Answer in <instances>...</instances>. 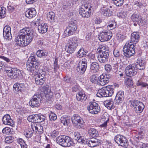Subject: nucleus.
<instances>
[{"mask_svg": "<svg viewBox=\"0 0 148 148\" xmlns=\"http://www.w3.org/2000/svg\"><path fill=\"white\" fill-rule=\"evenodd\" d=\"M110 78V76L109 74L104 73L101 75L99 77V85L103 86L108 83Z\"/></svg>", "mask_w": 148, "mask_h": 148, "instance_id": "nucleus-15", "label": "nucleus"}, {"mask_svg": "<svg viewBox=\"0 0 148 148\" xmlns=\"http://www.w3.org/2000/svg\"><path fill=\"white\" fill-rule=\"evenodd\" d=\"M140 36L138 32H133L131 34L130 39L127 42L123 48L124 56L130 58L135 53L134 45L138 42Z\"/></svg>", "mask_w": 148, "mask_h": 148, "instance_id": "nucleus-2", "label": "nucleus"}, {"mask_svg": "<svg viewBox=\"0 0 148 148\" xmlns=\"http://www.w3.org/2000/svg\"><path fill=\"white\" fill-rule=\"evenodd\" d=\"M116 24V23L114 21H112L111 23H110V24L108 26L110 28H112V29H111L115 27Z\"/></svg>", "mask_w": 148, "mask_h": 148, "instance_id": "nucleus-62", "label": "nucleus"}, {"mask_svg": "<svg viewBox=\"0 0 148 148\" xmlns=\"http://www.w3.org/2000/svg\"><path fill=\"white\" fill-rule=\"evenodd\" d=\"M125 83L129 87L132 86L133 83L132 80L130 79H128Z\"/></svg>", "mask_w": 148, "mask_h": 148, "instance_id": "nucleus-61", "label": "nucleus"}, {"mask_svg": "<svg viewBox=\"0 0 148 148\" xmlns=\"http://www.w3.org/2000/svg\"><path fill=\"white\" fill-rule=\"evenodd\" d=\"M35 114L30 115L27 117V120L31 122H35Z\"/></svg>", "mask_w": 148, "mask_h": 148, "instance_id": "nucleus-60", "label": "nucleus"}, {"mask_svg": "<svg viewBox=\"0 0 148 148\" xmlns=\"http://www.w3.org/2000/svg\"><path fill=\"white\" fill-rule=\"evenodd\" d=\"M11 132V130L8 127H6L4 128L2 130V132L5 134L9 135Z\"/></svg>", "mask_w": 148, "mask_h": 148, "instance_id": "nucleus-51", "label": "nucleus"}, {"mask_svg": "<svg viewBox=\"0 0 148 148\" xmlns=\"http://www.w3.org/2000/svg\"><path fill=\"white\" fill-rule=\"evenodd\" d=\"M42 97L40 94L35 95L30 100L29 104L32 107H37L40 106Z\"/></svg>", "mask_w": 148, "mask_h": 148, "instance_id": "nucleus-7", "label": "nucleus"}, {"mask_svg": "<svg viewBox=\"0 0 148 148\" xmlns=\"http://www.w3.org/2000/svg\"><path fill=\"white\" fill-rule=\"evenodd\" d=\"M33 131V130H32L31 129H29L24 132V134L27 138H29L32 136Z\"/></svg>", "mask_w": 148, "mask_h": 148, "instance_id": "nucleus-43", "label": "nucleus"}, {"mask_svg": "<svg viewBox=\"0 0 148 148\" xmlns=\"http://www.w3.org/2000/svg\"><path fill=\"white\" fill-rule=\"evenodd\" d=\"M57 116L56 114L53 112H51L49 114V119L51 121H55L56 119Z\"/></svg>", "mask_w": 148, "mask_h": 148, "instance_id": "nucleus-52", "label": "nucleus"}, {"mask_svg": "<svg viewBox=\"0 0 148 148\" xmlns=\"http://www.w3.org/2000/svg\"><path fill=\"white\" fill-rule=\"evenodd\" d=\"M109 55V51H106L104 52L100 53L98 56V60L101 63L106 62Z\"/></svg>", "mask_w": 148, "mask_h": 148, "instance_id": "nucleus-14", "label": "nucleus"}, {"mask_svg": "<svg viewBox=\"0 0 148 148\" xmlns=\"http://www.w3.org/2000/svg\"><path fill=\"white\" fill-rule=\"evenodd\" d=\"M75 139L79 143L82 144H85L86 141L84 140L82 136H80V134L76 132L74 133Z\"/></svg>", "mask_w": 148, "mask_h": 148, "instance_id": "nucleus-32", "label": "nucleus"}, {"mask_svg": "<svg viewBox=\"0 0 148 148\" xmlns=\"http://www.w3.org/2000/svg\"><path fill=\"white\" fill-rule=\"evenodd\" d=\"M137 84L138 86H141L142 87L147 88V89H148V84L147 83L142 81H138L137 82Z\"/></svg>", "mask_w": 148, "mask_h": 148, "instance_id": "nucleus-48", "label": "nucleus"}, {"mask_svg": "<svg viewBox=\"0 0 148 148\" xmlns=\"http://www.w3.org/2000/svg\"><path fill=\"white\" fill-rule=\"evenodd\" d=\"M145 108L143 103L141 102L139 103V105L136 107L135 111L137 113H141L143 111Z\"/></svg>", "mask_w": 148, "mask_h": 148, "instance_id": "nucleus-39", "label": "nucleus"}, {"mask_svg": "<svg viewBox=\"0 0 148 148\" xmlns=\"http://www.w3.org/2000/svg\"><path fill=\"white\" fill-rule=\"evenodd\" d=\"M5 8L4 7H0V17H3L5 14Z\"/></svg>", "mask_w": 148, "mask_h": 148, "instance_id": "nucleus-54", "label": "nucleus"}, {"mask_svg": "<svg viewBox=\"0 0 148 148\" xmlns=\"http://www.w3.org/2000/svg\"><path fill=\"white\" fill-rule=\"evenodd\" d=\"M100 12L101 14L104 16H110L111 15L109 8L104 6L101 8Z\"/></svg>", "mask_w": 148, "mask_h": 148, "instance_id": "nucleus-29", "label": "nucleus"}, {"mask_svg": "<svg viewBox=\"0 0 148 148\" xmlns=\"http://www.w3.org/2000/svg\"><path fill=\"white\" fill-rule=\"evenodd\" d=\"M112 36V32L110 31H103L100 33L98 37L101 42L107 41L110 40Z\"/></svg>", "mask_w": 148, "mask_h": 148, "instance_id": "nucleus-9", "label": "nucleus"}, {"mask_svg": "<svg viewBox=\"0 0 148 148\" xmlns=\"http://www.w3.org/2000/svg\"><path fill=\"white\" fill-rule=\"evenodd\" d=\"M45 72L42 71L34 76L35 82L37 85H41L44 83L45 80Z\"/></svg>", "mask_w": 148, "mask_h": 148, "instance_id": "nucleus-12", "label": "nucleus"}, {"mask_svg": "<svg viewBox=\"0 0 148 148\" xmlns=\"http://www.w3.org/2000/svg\"><path fill=\"white\" fill-rule=\"evenodd\" d=\"M26 65L27 70L31 72H33L38 68L37 65L36 64L29 61H27Z\"/></svg>", "mask_w": 148, "mask_h": 148, "instance_id": "nucleus-22", "label": "nucleus"}, {"mask_svg": "<svg viewBox=\"0 0 148 148\" xmlns=\"http://www.w3.org/2000/svg\"><path fill=\"white\" fill-rule=\"evenodd\" d=\"M59 67V66L58 65V60L57 59H55L53 64V69L55 73L56 72Z\"/></svg>", "mask_w": 148, "mask_h": 148, "instance_id": "nucleus-50", "label": "nucleus"}, {"mask_svg": "<svg viewBox=\"0 0 148 148\" xmlns=\"http://www.w3.org/2000/svg\"><path fill=\"white\" fill-rule=\"evenodd\" d=\"M114 89L112 86H108L102 87L99 90L96 95L97 97H107L111 96L113 94Z\"/></svg>", "mask_w": 148, "mask_h": 148, "instance_id": "nucleus-3", "label": "nucleus"}, {"mask_svg": "<svg viewBox=\"0 0 148 148\" xmlns=\"http://www.w3.org/2000/svg\"><path fill=\"white\" fill-rule=\"evenodd\" d=\"M114 140L116 143L121 146L126 147L128 145L127 139L121 135L118 134L115 136Z\"/></svg>", "mask_w": 148, "mask_h": 148, "instance_id": "nucleus-6", "label": "nucleus"}, {"mask_svg": "<svg viewBox=\"0 0 148 148\" xmlns=\"http://www.w3.org/2000/svg\"><path fill=\"white\" fill-rule=\"evenodd\" d=\"M104 104L105 106L109 110L113 109L114 107V103L112 99L104 101Z\"/></svg>", "mask_w": 148, "mask_h": 148, "instance_id": "nucleus-30", "label": "nucleus"}, {"mask_svg": "<svg viewBox=\"0 0 148 148\" xmlns=\"http://www.w3.org/2000/svg\"><path fill=\"white\" fill-rule=\"evenodd\" d=\"M97 50L100 53H102L106 51H109L108 47L104 45H99Z\"/></svg>", "mask_w": 148, "mask_h": 148, "instance_id": "nucleus-36", "label": "nucleus"}, {"mask_svg": "<svg viewBox=\"0 0 148 148\" xmlns=\"http://www.w3.org/2000/svg\"><path fill=\"white\" fill-rule=\"evenodd\" d=\"M130 102L132 106L135 108L139 105V103L141 102L137 100H133L130 101Z\"/></svg>", "mask_w": 148, "mask_h": 148, "instance_id": "nucleus-55", "label": "nucleus"}, {"mask_svg": "<svg viewBox=\"0 0 148 148\" xmlns=\"http://www.w3.org/2000/svg\"><path fill=\"white\" fill-rule=\"evenodd\" d=\"M19 70L15 68H13L12 71L9 72L8 76L12 79H15L18 77Z\"/></svg>", "mask_w": 148, "mask_h": 148, "instance_id": "nucleus-20", "label": "nucleus"}, {"mask_svg": "<svg viewBox=\"0 0 148 148\" xmlns=\"http://www.w3.org/2000/svg\"><path fill=\"white\" fill-rule=\"evenodd\" d=\"M47 18L48 20L52 22L55 19V14L53 12H49L47 14Z\"/></svg>", "mask_w": 148, "mask_h": 148, "instance_id": "nucleus-42", "label": "nucleus"}, {"mask_svg": "<svg viewBox=\"0 0 148 148\" xmlns=\"http://www.w3.org/2000/svg\"><path fill=\"white\" fill-rule=\"evenodd\" d=\"M98 55L97 54H90L89 56V59L90 60H96L97 58L98 59Z\"/></svg>", "mask_w": 148, "mask_h": 148, "instance_id": "nucleus-49", "label": "nucleus"}, {"mask_svg": "<svg viewBox=\"0 0 148 148\" xmlns=\"http://www.w3.org/2000/svg\"><path fill=\"white\" fill-rule=\"evenodd\" d=\"M86 144L90 147H93L99 145L100 143L98 142L96 139H94L91 140H89L88 141L86 142Z\"/></svg>", "mask_w": 148, "mask_h": 148, "instance_id": "nucleus-26", "label": "nucleus"}, {"mask_svg": "<svg viewBox=\"0 0 148 148\" xmlns=\"http://www.w3.org/2000/svg\"><path fill=\"white\" fill-rule=\"evenodd\" d=\"M18 143L20 145L21 148H27V145L25 141L22 138H19L18 140Z\"/></svg>", "mask_w": 148, "mask_h": 148, "instance_id": "nucleus-44", "label": "nucleus"}, {"mask_svg": "<svg viewBox=\"0 0 148 148\" xmlns=\"http://www.w3.org/2000/svg\"><path fill=\"white\" fill-rule=\"evenodd\" d=\"M77 29V26L75 23L71 22L66 27L64 31V34L66 36H71L73 34Z\"/></svg>", "mask_w": 148, "mask_h": 148, "instance_id": "nucleus-11", "label": "nucleus"}, {"mask_svg": "<svg viewBox=\"0 0 148 148\" xmlns=\"http://www.w3.org/2000/svg\"><path fill=\"white\" fill-rule=\"evenodd\" d=\"M5 140L6 143L9 144L13 142L14 138L11 136L7 137L5 138Z\"/></svg>", "mask_w": 148, "mask_h": 148, "instance_id": "nucleus-56", "label": "nucleus"}, {"mask_svg": "<svg viewBox=\"0 0 148 148\" xmlns=\"http://www.w3.org/2000/svg\"><path fill=\"white\" fill-rule=\"evenodd\" d=\"M28 61H31L32 63H34L36 64L37 61V58L35 55L33 54H32L31 56L29 57Z\"/></svg>", "mask_w": 148, "mask_h": 148, "instance_id": "nucleus-47", "label": "nucleus"}, {"mask_svg": "<svg viewBox=\"0 0 148 148\" xmlns=\"http://www.w3.org/2000/svg\"><path fill=\"white\" fill-rule=\"evenodd\" d=\"M109 118L108 116L106 117L104 116L101 120V124H100V127L106 128L107 126V124L109 121Z\"/></svg>", "mask_w": 148, "mask_h": 148, "instance_id": "nucleus-28", "label": "nucleus"}, {"mask_svg": "<svg viewBox=\"0 0 148 148\" xmlns=\"http://www.w3.org/2000/svg\"><path fill=\"white\" fill-rule=\"evenodd\" d=\"M71 119L73 124L75 125H78L81 127L84 123L83 120L77 114H74Z\"/></svg>", "mask_w": 148, "mask_h": 148, "instance_id": "nucleus-13", "label": "nucleus"}, {"mask_svg": "<svg viewBox=\"0 0 148 148\" xmlns=\"http://www.w3.org/2000/svg\"><path fill=\"white\" fill-rule=\"evenodd\" d=\"M79 14L80 15L83 17L88 18L90 16L91 11H88V9L85 10L84 8H81L79 10Z\"/></svg>", "mask_w": 148, "mask_h": 148, "instance_id": "nucleus-24", "label": "nucleus"}, {"mask_svg": "<svg viewBox=\"0 0 148 148\" xmlns=\"http://www.w3.org/2000/svg\"><path fill=\"white\" fill-rule=\"evenodd\" d=\"M36 14V12L35 9L32 8L28 9L25 13L26 16L29 18H31L34 17Z\"/></svg>", "mask_w": 148, "mask_h": 148, "instance_id": "nucleus-21", "label": "nucleus"}, {"mask_svg": "<svg viewBox=\"0 0 148 148\" xmlns=\"http://www.w3.org/2000/svg\"><path fill=\"white\" fill-rule=\"evenodd\" d=\"M88 110L92 114H97L100 111V108L99 105L95 102H90V106L88 107Z\"/></svg>", "mask_w": 148, "mask_h": 148, "instance_id": "nucleus-8", "label": "nucleus"}, {"mask_svg": "<svg viewBox=\"0 0 148 148\" xmlns=\"http://www.w3.org/2000/svg\"><path fill=\"white\" fill-rule=\"evenodd\" d=\"M136 70H144L145 69V64L144 61L142 60L139 59L137 60L136 63H133Z\"/></svg>", "mask_w": 148, "mask_h": 148, "instance_id": "nucleus-19", "label": "nucleus"}, {"mask_svg": "<svg viewBox=\"0 0 148 148\" xmlns=\"http://www.w3.org/2000/svg\"><path fill=\"white\" fill-rule=\"evenodd\" d=\"M124 92L122 91L118 92L114 99L115 104L118 105L122 103L124 99Z\"/></svg>", "mask_w": 148, "mask_h": 148, "instance_id": "nucleus-18", "label": "nucleus"}, {"mask_svg": "<svg viewBox=\"0 0 148 148\" xmlns=\"http://www.w3.org/2000/svg\"><path fill=\"white\" fill-rule=\"evenodd\" d=\"M45 117L42 115L35 114V122H41L43 121L45 119Z\"/></svg>", "mask_w": 148, "mask_h": 148, "instance_id": "nucleus-37", "label": "nucleus"}, {"mask_svg": "<svg viewBox=\"0 0 148 148\" xmlns=\"http://www.w3.org/2000/svg\"><path fill=\"white\" fill-rule=\"evenodd\" d=\"M113 54L115 57H118L120 55V53L119 51L117 50H114L113 52Z\"/></svg>", "mask_w": 148, "mask_h": 148, "instance_id": "nucleus-63", "label": "nucleus"}, {"mask_svg": "<svg viewBox=\"0 0 148 148\" xmlns=\"http://www.w3.org/2000/svg\"><path fill=\"white\" fill-rule=\"evenodd\" d=\"M32 129L33 131H35L38 134H41L43 132V126L39 124L34 125Z\"/></svg>", "mask_w": 148, "mask_h": 148, "instance_id": "nucleus-23", "label": "nucleus"}, {"mask_svg": "<svg viewBox=\"0 0 148 148\" xmlns=\"http://www.w3.org/2000/svg\"><path fill=\"white\" fill-rule=\"evenodd\" d=\"M123 2V0H116L113 3L116 6L119 7L122 5Z\"/></svg>", "mask_w": 148, "mask_h": 148, "instance_id": "nucleus-53", "label": "nucleus"}, {"mask_svg": "<svg viewBox=\"0 0 148 148\" xmlns=\"http://www.w3.org/2000/svg\"><path fill=\"white\" fill-rule=\"evenodd\" d=\"M59 134V132L58 131L54 130L51 133V136L53 138H55Z\"/></svg>", "mask_w": 148, "mask_h": 148, "instance_id": "nucleus-59", "label": "nucleus"}, {"mask_svg": "<svg viewBox=\"0 0 148 148\" xmlns=\"http://www.w3.org/2000/svg\"><path fill=\"white\" fill-rule=\"evenodd\" d=\"M105 69L107 72H110L112 69V66L110 64H106L105 65Z\"/></svg>", "mask_w": 148, "mask_h": 148, "instance_id": "nucleus-58", "label": "nucleus"}, {"mask_svg": "<svg viewBox=\"0 0 148 148\" xmlns=\"http://www.w3.org/2000/svg\"><path fill=\"white\" fill-rule=\"evenodd\" d=\"M34 34V32L30 28H23L20 30L19 34L15 38L16 45L21 47L27 46L32 41Z\"/></svg>", "mask_w": 148, "mask_h": 148, "instance_id": "nucleus-1", "label": "nucleus"}, {"mask_svg": "<svg viewBox=\"0 0 148 148\" xmlns=\"http://www.w3.org/2000/svg\"><path fill=\"white\" fill-rule=\"evenodd\" d=\"M2 121L3 124L11 126H13L14 124V121L8 114H6L3 116Z\"/></svg>", "mask_w": 148, "mask_h": 148, "instance_id": "nucleus-16", "label": "nucleus"}, {"mask_svg": "<svg viewBox=\"0 0 148 148\" xmlns=\"http://www.w3.org/2000/svg\"><path fill=\"white\" fill-rule=\"evenodd\" d=\"M125 73L129 77L134 76L137 74V71L133 64H129L125 68Z\"/></svg>", "mask_w": 148, "mask_h": 148, "instance_id": "nucleus-10", "label": "nucleus"}, {"mask_svg": "<svg viewBox=\"0 0 148 148\" xmlns=\"http://www.w3.org/2000/svg\"><path fill=\"white\" fill-rule=\"evenodd\" d=\"M36 24H38V30L39 32L41 34L45 33H46L47 29V27L46 25L44 23L41 21L38 22V21H37Z\"/></svg>", "mask_w": 148, "mask_h": 148, "instance_id": "nucleus-17", "label": "nucleus"}, {"mask_svg": "<svg viewBox=\"0 0 148 148\" xmlns=\"http://www.w3.org/2000/svg\"><path fill=\"white\" fill-rule=\"evenodd\" d=\"M36 54L37 56L40 58L46 57L48 55V53L47 52L42 50H38L37 51Z\"/></svg>", "mask_w": 148, "mask_h": 148, "instance_id": "nucleus-41", "label": "nucleus"}, {"mask_svg": "<svg viewBox=\"0 0 148 148\" xmlns=\"http://www.w3.org/2000/svg\"><path fill=\"white\" fill-rule=\"evenodd\" d=\"M3 35L4 38L7 40H9L12 38V36L11 33H3Z\"/></svg>", "mask_w": 148, "mask_h": 148, "instance_id": "nucleus-57", "label": "nucleus"}, {"mask_svg": "<svg viewBox=\"0 0 148 148\" xmlns=\"http://www.w3.org/2000/svg\"><path fill=\"white\" fill-rule=\"evenodd\" d=\"M118 17L120 18L125 19L127 16V14L126 12L121 11L118 14Z\"/></svg>", "mask_w": 148, "mask_h": 148, "instance_id": "nucleus-45", "label": "nucleus"}, {"mask_svg": "<svg viewBox=\"0 0 148 148\" xmlns=\"http://www.w3.org/2000/svg\"><path fill=\"white\" fill-rule=\"evenodd\" d=\"M86 54V52L84 51L83 49H81L79 50L77 54V57L80 58L83 57Z\"/></svg>", "mask_w": 148, "mask_h": 148, "instance_id": "nucleus-46", "label": "nucleus"}, {"mask_svg": "<svg viewBox=\"0 0 148 148\" xmlns=\"http://www.w3.org/2000/svg\"><path fill=\"white\" fill-rule=\"evenodd\" d=\"M71 118L70 117H61V122L64 125L67 126L69 124L71 121Z\"/></svg>", "mask_w": 148, "mask_h": 148, "instance_id": "nucleus-38", "label": "nucleus"}, {"mask_svg": "<svg viewBox=\"0 0 148 148\" xmlns=\"http://www.w3.org/2000/svg\"><path fill=\"white\" fill-rule=\"evenodd\" d=\"M76 98L78 101H84L87 99V97L85 94L82 92H78L76 95Z\"/></svg>", "mask_w": 148, "mask_h": 148, "instance_id": "nucleus-25", "label": "nucleus"}, {"mask_svg": "<svg viewBox=\"0 0 148 148\" xmlns=\"http://www.w3.org/2000/svg\"><path fill=\"white\" fill-rule=\"evenodd\" d=\"M87 66V65L79 64L77 69L78 72H79L80 74H83L85 72Z\"/></svg>", "mask_w": 148, "mask_h": 148, "instance_id": "nucleus-35", "label": "nucleus"}, {"mask_svg": "<svg viewBox=\"0 0 148 148\" xmlns=\"http://www.w3.org/2000/svg\"><path fill=\"white\" fill-rule=\"evenodd\" d=\"M88 133L90 136L92 138L97 137L99 135L98 131L95 129L93 128H90L88 130Z\"/></svg>", "mask_w": 148, "mask_h": 148, "instance_id": "nucleus-31", "label": "nucleus"}, {"mask_svg": "<svg viewBox=\"0 0 148 148\" xmlns=\"http://www.w3.org/2000/svg\"><path fill=\"white\" fill-rule=\"evenodd\" d=\"M56 141L59 145L64 147H70L74 144L72 139L67 136H59L56 138Z\"/></svg>", "mask_w": 148, "mask_h": 148, "instance_id": "nucleus-5", "label": "nucleus"}, {"mask_svg": "<svg viewBox=\"0 0 148 148\" xmlns=\"http://www.w3.org/2000/svg\"><path fill=\"white\" fill-rule=\"evenodd\" d=\"M132 20L134 22L141 23L142 21L140 16L137 14H134L131 16Z\"/></svg>", "mask_w": 148, "mask_h": 148, "instance_id": "nucleus-34", "label": "nucleus"}, {"mask_svg": "<svg viewBox=\"0 0 148 148\" xmlns=\"http://www.w3.org/2000/svg\"><path fill=\"white\" fill-rule=\"evenodd\" d=\"M25 88V86L23 84L17 83L14 84L13 87V89L16 91L21 90H24Z\"/></svg>", "mask_w": 148, "mask_h": 148, "instance_id": "nucleus-33", "label": "nucleus"}, {"mask_svg": "<svg viewBox=\"0 0 148 148\" xmlns=\"http://www.w3.org/2000/svg\"><path fill=\"white\" fill-rule=\"evenodd\" d=\"M79 39L76 37L70 39L68 42L66 47V51L70 53H73L78 46Z\"/></svg>", "mask_w": 148, "mask_h": 148, "instance_id": "nucleus-4", "label": "nucleus"}, {"mask_svg": "<svg viewBox=\"0 0 148 148\" xmlns=\"http://www.w3.org/2000/svg\"><path fill=\"white\" fill-rule=\"evenodd\" d=\"M99 66L97 62H94L90 64V69L91 71L95 72L99 70Z\"/></svg>", "mask_w": 148, "mask_h": 148, "instance_id": "nucleus-27", "label": "nucleus"}, {"mask_svg": "<svg viewBox=\"0 0 148 148\" xmlns=\"http://www.w3.org/2000/svg\"><path fill=\"white\" fill-rule=\"evenodd\" d=\"M113 66L116 69H118L119 67V64L116 61L113 62H112Z\"/></svg>", "mask_w": 148, "mask_h": 148, "instance_id": "nucleus-64", "label": "nucleus"}, {"mask_svg": "<svg viewBox=\"0 0 148 148\" xmlns=\"http://www.w3.org/2000/svg\"><path fill=\"white\" fill-rule=\"evenodd\" d=\"M99 77L96 75H92L90 77V80L92 83L97 84L99 85Z\"/></svg>", "mask_w": 148, "mask_h": 148, "instance_id": "nucleus-40", "label": "nucleus"}]
</instances>
